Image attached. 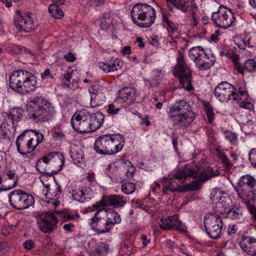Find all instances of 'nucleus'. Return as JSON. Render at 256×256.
<instances>
[{"label":"nucleus","instance_id":"obj_1","mask_svg":"<svg viewBox=\"0 0 256 256\" xmlns=\"http://www.w3.org/2000/svg\"><path fill=\"white\" fill-rule=\"evenodd\" d=\"M214 94L216 98L222 102L232 100L236 102L240 108L248 110L253 108L248 92L242 87H240L237 92L234 86L226 82H222L215 88Z\"/></svg>","mask_w":256,"mask_h":256},{"label":"nucleus","instance_id":"obj_2","mask_svg":"<svg viewBox=\"0 0 256 256\" xmlns=\"http://www.w3.org/2000/svg\"><path fill=\"white\" fill-rule=\"evenodd\" d=\"M104 115L96 112L91 114L86 110L76 112L71 118V124L74 130L80 133L93 132L102 124Z\"/></svg>","mask_w":256,"mask_h":256},{"label":"nucleus","instance_id":"obj_3","mask_svg":"<svg viewBox=\"0 0 256 256\" xmlns=\"http://www.w3.org/2000/svg\"><path fill=\"white\" fill-rule=\"evenodd\" d=\"M37 80L35 76L26 70L14 71L9 76V86L16 92L24 95L36 90Z\"/></svg>","mask_w":256,"mask_h":256},{"label":"nucleus","instance_id":"obj_4","mask_svg":"<svg viewBox=\"0 0 256 256\" xmlns=\"http://www.w3.org/2000/svg\"><path fill=\"white\" fill-rule=\"evenodd\" d=\"M44 138V135L38 131L26 130L16 140V150L24 158L32 156L34 154L33 151Z\"/></svg>","mask_w":256,"mask_h":256},{"label":"nucleus","instance_id":"obj_5","mask_svg":"<svg viewBox=\"0 0 256 256\" xmlns=\"http://www.w3.org/2000/svg\"><path fill=\"white\" fill-rule=\"evenodd\" d=\"M124 142L122 134H102L96 140L94 150L96 153L102 155L114 154L122 150Z\"/></svg>","mask_w":256,"mask_h":256},{"label":"nucleus","instance_id":"obj_6","mask_svg":"<svg viewBox=\"0 0 256 256\" xmlns=\"http://www.w3.org/2000/svg\"><path fill=\"white\" fill-rule=\"evenodd\" d=\"M168 114L174 124L182 128L189 126L195 118L190 106L184 100H179L170 107Z\"/></svg>","mask_w":256,"mask_h":256},{"label":"nucleus","instance_id":"obj_7","mask_svg":"<svg viewBox=\"0 0 256 256\" xmlns=\"http://www.w3.org/2000/svg\"><path fill=\"white\" fill-rule=\"evenodd\" d=\"M26 108L31 118L38 122L49 120L56 112L52 104L40 97L30 99Z\"/></svg>","mask_w":256,"mask_h":256},{"label":"nucleus","instance_id":"obj_8","mask_svg":"<svg viewBox=\"0 0 256 256\" xmlns=\"http://www.w3.org/2000/svg\"><path fill=\"white\" fill-rule=\"evenodd\" d=\"M190 166H186L179 168L174 175V176L168 179L165 182L164 188L162 190V194H166L168 190L170 192H185L186 191H194L191 190L192 186H194L192 180L191 183L186 186H181L182 180H185L188 177H192V172L194 171V170L190 169Z\"/></svg>","mask_w":256,"mask_h":256},{"label":"nucleus","instance_id":"obj_9","mask_svg":"<svg viewBox=\"0 0 256 256\" xmlns=\"http://www.w3.org/2000/svg\"><path fill=\"white\" fill-rule=\"evenodd\" d=\"M131 18L133 22L140 28H149L154 22L156 12L154 8L149 4L138 3L131 10Z\"/></svg>","mask_w":256,"mask_h":256},{"label":"nucleus","instance_id":"obj_10","mask_svg":"<svg viewBox=\"0 0 256 256\" xmlns=\"http://www.w3.org/2000/svg\"><path fill=\"white\" fill-rule=\"evenodd\" d=\"M238 196L248 206L256 200V180L252 176L246 174L239 179L235 187Z\"/></svg>","mask_w":256,"mask_h":256},{"label":"nucleus","instance_id":"obj_11","mask_svg":"<svg viewBox=\"0 0 256 256\" xmlns=\"http://www.w3.org/2000/svg\"><path fill=\"white\" fill-rule=\"evenodd\" d=\"M191 70L184 59V53L178 51L176 58V64L174 67L172 74L179 79L180 83L183 88L190 91L194 89L192 84Z\"/></svg>","mask_w":256,"mask_h":256},{"label":"nucleus","instance_id":"obj_12","mask_svg":"<svg viewBox=\"0 0 256 256\" xmlns=\"http://www.w3.org/2000/svg\"><path fill=\"white\" fill-rule=\"evenodd\" d=\"M188 166H190V169L194 170V171L192 172V177L194 178V186H192L193 190H197L200 188L202 183L206 181L208 179L218 176L220 174V171L218 168L214 170L213 168L208 166L207 168L205 169L204 166H202L200 164L199 165L193 164L192 165L190 164Z\"/></svg>","mask_w":256,"mask_h":256},{"label":"nucleus","instance_id":"obj_13","mask_svg":"<svg viewBox=\"0 0 256 256\" xmlns=\"http://www.w3.org/2000/svg\"><path fill=\"white\" fill-rule=\"evenodd\" d=\"M212 22L218 28L226 29L233 26L236 21L234 15L230 9L221 6L216 12L212 13Z\"/></svg>","mask_w":256,"mask_h":256},{"label":"nucleus","instance_id":"obj_14","mask_svg":"<svg viewBox=\"0 0 256 256\" xmlns=\"http://www.w3.org/2000/svg\"><path fill=\"white\" fill-rule=\"evenodd\" d=\"M204 225L206 231L210 238H220L224 224L222 218L217 214H207L204 220Z\"/></svg>","mask_w":256,"mask_h":256},{"label":"nucleus","instance_id":"obj_15","mask_svg":"<svg viewBox=\"0 0 256 256\" xmlns=\"http://www.w3.org/2000/svg\"><path fill=\"white\" fill-rule=\"evenodd\" d=\"M10 204L14 208L19 210L29 208L34 202V198L21 190H15L8 196Z\"/></svg>","mask_w":256,"mask_h":256},{"label":"nucleus","instance_id":"obj_16","mask_svg":"<svg viewBox=\"0 0 256 256\" xmlns=\"http://www.w3.org/2000/svg\"><path fill=\"white\" fill-rule=\"evenodd\" d=\"M89 224L92 230L99 234L110 232V226H108L104 213V209L97 210Z\"/></svg>","mask_w":256,"mask_h":256},{"label":"nucleus","instance_id":"obj_17","mask_svg":"<svg viewBox=\"0 0 256 256\" xmlns=\"http://www.w3.org/2000/svg\"><path fill=\"white\" fill-rule=\"evenodd\" d=\"M38 224L40 230L44 233L50 232L56 227L58 219L52 212H44L39 216Z\"/></svg>","mask_w":256,"mask_h":256},{"label":"nucleus","instance_id":"obj_18","mask_svg":"<svg viewBox=\"0 0 256 256\" xmlns=\"http://www.w3.org/2000/svg\"><path fill=\"white\" fill-rule=\"evenodd\" d=\"M17 14L14 18V26L19 31L28 32L34 28V22L30 14L21 16L20 10L16 11Z\"/></svg>","mask_w":256,"mask_h":256},{"label":"nucleus","instance_id":"obj_19","mask_svg":"<svg viewBox=\"0 0 256 256\" xmlns=\"http://www.w3.org/2000/svg\"><path fill=\"white\" fill-rule=\"evenodd\" d=\"M222 202H218L216 204V212L222 214H228L232 219H240L242 216V211L240 207L231 208L223 204Z\"/></svg>","mask_w":256,"mask_h":256},{"label":"nucleus","instance_id":"obj_20","mask_svg":"<svg viewBox=\"0 0 256 256\" xmlns=\"http://www.w3.org/2000/svg\"><path fill=\"white\" fill-rule=\"evenodd\" d=\"M50 167L52 172H58L60 170L64 164V158L62 153L53 152L48 154Z\"/></svg>","mask_w":256,"mask_h":256},{"label":"nucleus","instance_id":"obj_21","mask_svg":"<svg viewBox=\"0 0 256 256\" xmlns=\"http://www.w3.org/2000/svg\"><path fill=\"white\" fill-rule=\"evenodd\" d=\"M138 96L137 90L134 88L124 87L120 91L117 100L120 102L131 104Z\"/></svg>","mask_w":256,"mask_h":256},{"label":"nucleus","instance_id":"obj_22","mask_svg":"<svg viewBox=\"0 0 256 256\" xmlns=\"http://www.w3.org/2000/svg\"><path fill=\"white\" fill-rule=\"evenodd\" d=\"M46 193L44 196L50 200H58L62 192V190L60 185L56 182H52L45 186Z\"/></svg>","mask_w":256,"mask_h":256},{"label":"nucleus","instance_id":"obj_23","mask_svg":"<svg viewBox=\"0 0 256 256\" xmlns=\"http://www.w3.org/2000/svg\"><path fill=\"white\" fill-rule=\"evenodd\" d=\"M22 116V110L18 108H13L10 110L6 114L4 120L8 124V125L11 126L12 128L16 126L17 123Z\"/></svg>","mask_w":256,"mask_h":256},{"label":"nucleus","instance_id":"obj_24","mask_svg":"<svg viewBox=\"0 0 256 256\" xmlns=\"http://www.w3.org/2000/svg\"><path fill=\"white\" fill-rule=\"evenodd\" d=\"M104 213L108 226H110V230L112 228V226L116 224L121 222L122 218L120 214L113 209L108 210L104 209Z\"/></svg>","mask_w":256,"mask_h":256},{"label":"nucleus","instance_id":"obj_25","mask_svg":"<svg viewBox=\"0 0 256 256\" xmlns=\"http://www.w3.org/2000/svg\"><path fill=\"white\" fill-rule=\"evenodd\" d=\"M106 204L107 206H114V207H122L126 204V198L123 196L117 194L104 196Z\"/></svg>","mask_w":256,"mask_h":256},{"label":"nucleus","instance_id":"obj_26","mask_svg":"<svg viewBox=\"0 0 256 256\" xmlns=\"http://www.w3.org/2000/svg\"><path fill=\"white\" fill-rule=\"evenodd\" d=\"M256 244V238L252 236H242L239 242V245L242 250L247 254H250V252L252 250Z\"/></svg>","mask_w":256,"mask_h":256},{"label":"nucleus","instance_id":"obj_27","mask_svg":"<svg viewBox=\"0 0 256 256\" xmlns=\"http://www.w3.org/2000/svg\"><path fill=\"white\" fill-rule=\"evenodd\" d=\"M92 194V190L90 188L86 189L84 191L78 189L73 190L72 196L75 200L84 202L91 199Z\"/></svg>","mask_w":256,"mask_h":256},{"label":"nucleus","instance_id":"obj_28","mask_svg":"<svg viewBox=\"0 0 256 256\" xmlns=\"http://www.w3.org/2000/svg\"><path fill=\"white\" fill-rule=\"evenodd\" d=\"M196 68L200 71L209 69L214 62V60H210L208 55L204 53L195 62Z\"/></svg>","mask_w":256,"mask_h":256},{"label":"nucleus","instance_id":"obj_29","mask_svg":"<svg viewBox=\"0 0 256 256\" xmlns=\"http://www.w3.org/2000/svg\"><path fill=\"white\" fill-rule=\"evenodd\" d=\"M36 170L42 174H48L50 167V163L48 154L40 158L36 165Z\"/></svg>","mask_w":256,"mask_h":256},{"label":"nucleus","instance_id":"obj_30","mask_svg":"<svg viewBox=\"0 0 256 256\" xmlns=\"http://www.w3.org/2000/svg\"><path fill=\"white\" fill-rule=\"evenodd\" d=\"M62 80L64 86L74 89L78 86L77 80L72 78L70 72L65 73L62 77Z\"/></svg>","mask_w":256,"mask_h":256},{"label":"nucleus","instance_id":"obj_31","mask_svg":"<svg viewBox=\"0 0 256 256\" xmlns=\"http://www.w3.org/2000/svg\"><path fill=\"white\" fill-rule=\"evenodd\" d=\"M168 5H172L174 7L183 12L188 11L189 8L188 2L187 0H166Z\"/></svg>","mask_w":256,"mask_h":256},{"label":"nucleus","instance_id":"obj_32","mask_svg":"<svg viewBox=\"0 0 256 256\" xmlns=\"http://www.w3.org/2000/svg\"><path fill=\"white\" fill-rule=\"evenodd\" d=\"M170 220L172 229H174L182 232H186V228L185 225L179 220V216L178 214H176L170 217Z\"/></svg>","mask_w":256,"mask_h":256},{"label":"nucleus","instance_id":"obj_33","mask_svg":"<svg viewBox=\"0 0 256 256\" xmlns=\"http://www.w3.org/2000/svg\"><path fill=\"white\" fill-rule=\"evenodd\" d=\"M70 156L75 164L82 163L84 162V154L80 148H72L70 152Z\"/></svg>","mask_w":256,"mask_h":256},{"label":"nucleus","instance_id":"obj_34","mask_svg":"<svg viewBox=\"0 0 256 256\" xmlns=\"http://www.w3.org/2000/svg\"><path fill=\"white\" fill-rule=\"evenodd\" d=\"M58 5L54 3L48 6V12L50 15L57 19L61 18L64 16V12Z\"/></svg>","mask_w":256,"mask_h":256},{"label":"nucleus","instance_id":"obj_35","mask_svg":"<svg viewBox=\"0 0 256 256\" xmlns=\"http://www.w3.org/2000/svg\"><path fill=\"white\" fill-rule=\"evenodd\" d=\"M189 56L190 58L195 62L196 60L200 58L205 52L203 48L200 46H196L191 48L188 52Z\"/></svg>","mask_w":256,"mask_h":256},{"label":"nucleus","instance_id":"obj_36","mask_svg":"<svg viewBox=\"0 0 256 256\" xmlns=\"http://www.w3.org/2000/svg\"><path fill=\"white\" fill-rule=\"evenodd\" d=\"M6 174L8 178L10 180H13V182L12 184H9L8 186L7 189H11L14 187H15L18 184V178L17 176L15 175V173L14 171L9 170L6 169L4 170V174Z\"/></svg>","mask_w":256,"mask_h":256},{"label":"nucleus","instance_id":"obj_37","mask_svg":"<svg viewBox=\"0 0 256 256\" xmlns=\"http://www.w3.org/2000/svg\"><path fill=\"white\" fill-rule=\"evenodd\" d=\"M136 190V185L132 182H126L123 184L121 186V190L126 194H132Z\"/></svg>","mask_w":256,"mask_h":256},{"label":"nucleus","instance_id":"obj_38","mask_svg":"<svg viewBox=\"0 0 256 256\" xmlns=\"http://www.w3.org/2000/svg\"><path fill=\"white\" fill-rule=\"evenodd\" d=\"M204 112L206 113L208 121L210 123H212L214 118V112L213 109L210 102H206L204 104Z\"/></svg>","mask_w":256,"mask_h":256},{"label":"nucleus","instance_id":"obj_39","mask_svg":"<svg viewBox=\"0 0 256 256\" xmlns=\"http://www.w3.org/2000/svg\"><path fill=\"white\" fill-rule=\"evenodd\" d=\"M245 71L249 72H254L256 70V62L252 59H248L244 64Z\"/></svg>","mask_w":256,"mask_h":256},{"label":"nucleus","instance_id":"obj_40","mask_svg":"<svg viewBox=\"0 0 256 256\" xmlns=\"http://www.w3.org/2000/svg\"><path fill=\"white\" fill-rule=\"evenodd\" d=\"M225 138L231 144L234 145L238 142V137L236 134L230 131H227L224 133Z\"/></svg>","mask_w":256,"mask_h":256},{"label":"nucleus","instance_id":"obj_41","mask_svg":"<svg viewBox=\"0 0 256 256\" xmlns=\"http://www.w3.org/2000/svg\"><path fill=\"white\" fill-rule=\"evenodd\" d=\"M222 162L226 169H230L232 166V164L230 163L228 157L224 153H222L219 156Z\"/></svg>","mask_w":256,"mask_h":256},{"label":"nucleus","instance_id":"obj_42","mask_svg":"<svg viewBox=\"0 0 256 256\" xmlns=\"http://www.w3.org/2000/svg\"><path fill=\"white\" fill-rule=\"evenodd\" d=\"M100 68L105 72H110L112 71V61H109L108 62H102L99 63Z\"/></svg>","mask_w":256,"mask_h":256},{"label":"nucleus","instance_id":"obj_43","mask_svg":"<svg viewBox=\"0 0 256 256\" xmlns=\"http://www.w3.org/2000/svg\"><path fill=\"white\" fill-rule=\"evenodd\" d=\"M160 222H161L160 223V228L164 230L172 229L170 224V218H168V220L161 219Z\"/></svg>","mask_w":256,"mask_h":256},{"label":"nucleus","instance_id":"obj_44","mask_svg":"<svg viewBox=\"0 0 256 256\" xmlns=\"http://www.w3.org/2000/svg\"><path fill=\"white\" fill-rule=\"evenodd\" d=\"M248 159L254 167L256 168V148H252L248 153Z\"/></svg>","mask_w":256,"mask_h":256},{"label":"nucleus","instance_id":"obj_45","mask_svg":"<svg viewBox=\"0 0 256 256\" xmlns=\"http://www.w3.org/2000/svg\"><path fill=\"white\" fill-rule=\"evenodd\" d=\"M107 112L109 114H116L120 110V108L116 107L114 104H109L108 106Z\"/></svg>","mask_w":256,"mask_h":256},{"label":"nucleus","instance_id":"obj_46","mask_svg":"<svg viewBox=\"0 0 256 256\" xmlns=\"http://www.w3.org/2000/svg\"><path fill=\"white\" fill-rule=\"evenodd\" d=\"M166 26L169 35L170 36H172V34H174L178 30L177 27L172 22L168 24H166Z\"/></svg>","mask_w":256,"mask_h":256},{"label":"nucleus","instance_id":"obj_47","mask_svg":"<svg viewBox=\"0 0 256 256\" xmlns=\"http://www.w3.org/2000/svg\"><path fill=\"white\" fill-rule=\"evenodd\" d=\"M109 246L106 244H104L102 246L98 248L96 252L100 255L105 254L107 253Z\"/></svg>","mask_w":256,"mask_h":256},{"label":"nucleus","instance_id":"obj_48","mask_svg":"<svg viewBox=\"0 0 256 256\" xmlns=\"http://www.w3.org/2000/svg\"><path fill=\"white\" fill-rule=\"evenodd\" d=\"M88 91L91 94V100H96V95L98 93V88L96 86H92L89 88Z\"/></svg>","mask_w":256,"mask_h":256},{"label":"nucleus","instance_id":"obj_49","mask_svg":"<svg viewBox=\"0 0 256 256\" xmlns=\"http://www.w3.org/2000/svg\"><path fill=\"white\" fill-rule=\"evenodd\" d=\"M122 62L118 60H115L112 62V71H116L120 69L122 66Z\"/></svg>","mask_w":256,"mask_h":256},{"label":"nucleus","instance_id":"obj_50","mask_svg":"<svg viewBox=\"0 0 256 256\" xmlns=\"http://www.w3.org/2000/svg\"><path fill=\"white\" fill-rule=\"evenodd\" d=\"M234 66V70H236L240 74L242 75L244 74V72L245 71L244 66H242L239 62L235 63Z\"/></svg>","mask_w":256,"mask_h":256},{"label":"nucleus","instance_id":"obj_51","mask_svg":"<svg viewBox=\"0 0 256 256\" xmlns=\"http://www.w3.org/2000/svg\"><path fill=\"white\" fill-rule=\"evenodd\" d=\"M90 6L94 7L100 6L104 4V0H88Z\"/></svg>","mask_w":256,"mask_h":256},{"label":"nucleus","instance_id":"obj_52","mask_svg":"<svg viewBox=\"0 0 256 256\" xmlns=\"http://www.w3.org/2000/svg\"><path fill=\"white\" fill-rule=\"evenodd\" d=\"M106 202L104 200V196L102 197V200L100 202H98L96 204H93V208H94L98 210L100 209H102L101 208L106 206Z\"/></svg>","mask_w":256,"mask_h":256},{"label":"nucleus","instance_id":"obj_53","mask_svg":"<svg viewBox=\"0 0 256 256\" xmlns=\"http://www.w3.org/2000/svg\"><path fill=\"white\" fill-rule=\"evenodd\" d=\"M110 27V22L105 18L100 20V28L102 30H107Z\"/></svg>","mask_w":256,"mask_h":256},{"label":"nucleus","instance_id":"obj_54","mask_svg":"<svg viewBox=\"0 0 256 256\" xmlns=\"http://www.w3.org/2000/svg\"><path fill=\"white\" fill-rule=\"evenodd\" d=\"M64 58L68 62H74L76 59L74 54L72 52H68L67 54H65Z\"/></svg>","mask_w":256,"mask_h":256},{"label":"nucleus","instance_id":"obj_55","mask_svg":"<svg viewBox=\"0 0 256 256\" xmlns=\"http://www.w3.org/2000/svg\"><path fill=\"white\" fill-rule=\"evenodd\" d=\"M24 247L27 250H31L34 246V242L32 240H26L23 244Z\"/></svg>","mask_w":256,"mask_h":256},{"label":"nucleus","instance_id":"obj_56","mask_svg":"<svg viewBox=\"0 0 256 256\" xmlns=\"http://www.w3.org/2000/svg\"><path fill=\"white\" fill-rule=\"evenodd\" d=\"M134 169L135 168L133 166H130L126 169V172L125 173L126 176L128 178H130L132 176Z\"/></svg>","mask_w":256,"mask_h":256},{"label":"nucleus","instance_id":"obj_57","mask_svg":"<svg viewBox=\"0 0 256 256\" xmlns=\"http://www.w3.org/2000/svg\"><path fill=\"white\" fill-rule=\"evenodd\" d=\"M159 76H154L150 80V84L151 86H157L158 85Z\"/></svg>","mask_w":256,"mask_h":256},{"label":"nucleus","instance_id":"obj_58","mask_svg":"<svg viewBox=\"0 0 256 256\" xmlns=\"http://www.w3.org/2000/svg\"><path fill=\"white\" fill-rule=\"evenodd\" d=\"M74 227V225L72 223L66 224L64 225L63 228L65 231L67 232H72V228Z\"/></svg>","mask_w":256,"mask_h":256},{"label":"nucleus","instance_id":"obj_59","mask_svg":"<svg viewBox=\"0 0 256 256\" xmlns=\"http://www.w3.org/2000/svg\"><path fill=\"white\" fill-rule=\"evenodd\" d=\"M238 230L237 227L235 225H232V226H230L228 230V235L232 236V234H235Z\"/></svg>","mask_w":256,"mask_h":256},{"label":"nucleus","instance_id":"obj_60","mask_svg":"<svg viewBox=\"0 0 256 256\" xmlns=\"http://www.w3.org/2000/svg\"><path fill=\"white\" fill-rule=\"evenodd\" d=\"M41 78L44 80L48 78H52V76L50 74V71L48 69H46L44 72L41 74Z\"/></svg>","mask_w":256,"mask_h":256},{"label":"nucleus","instance_id":"obj_61","mask_svg":"<svg viewBox=\"0 0 256 256\" xmlns=\"http://www.w3.org/2000/svg\"><path fill=\"white\" fill-rule=\"evenodd\" d=\"M20 54H29L30 57H32L34 54L30 50H28L26 48H24L20 46Z\"/></svg>","mask_w":256,"mask_h":256},{"label":"nucleus","instance_id":"obj_62","mask_svg":"<svg viewBox=\"0 0 256 256\" xmlns=\"http://www.w3.org/2000/svg\"><path fill=\"white\" fill-rule=\"evenodd\" d=\"M12 48L10 50L12 53L16 54H20V46H14L12 44Z\"/></svg>","mask_w":256,"mask_h":256},{"label":"nucleus","instance_id":"obj_63","mask_svg":"<svg viewBox=\"0 0 256 256\" xmlns=\"http://www.w3.org/2000/svg\"><path fill=\"white\" fill-rule=\"evenodd\" d=\"M123 54H128L131 53V48L130 46H124L122 52Z\"/></svg>","mask_w":256,"mask_h":256},{"label":"nucleus","instance_id":"obj_64","mask_svg":"<svg viewBox=\"0 0 256 256\" xmlns=\"http://www.w3.org/2000/svg\"><path fill=\"white\" fill-rule=\"evenodd\" d=\"M54 137L56 139L62 140L64 138L65 136L60 132H56L54 134Z\"/></svg>","mask_w":256,"mask_h":256}]
</instances>
